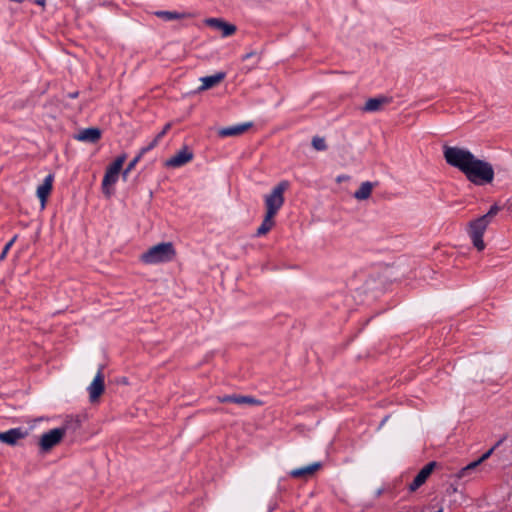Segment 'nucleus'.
<instances>
[{"mask_svg": "<svg viewBox=\"0 0 512 512\" xmlns=\"http://www.w3.org/2000/svg\"><path fill=\"white\" fill-rule=\"evenodd\" d=\"M140 156H136L128 165L127 167L122 171V178L123 180H127V177L129 173L135 168L136 164L140 160Z\"/></svg>", "mask_w": 512, "mask_h": 512, "instance_id": "22", "label": "nucleus"}, {"mask_svg": "<svg viewBox=\"0 0 512 512\" xmlns=\"http://www.w3.org/2000/svg\"><path fill=\"white\" fill-rule=\"evenodd\" d=\"M125 160H126V155L122 154V155L118 156L106 168V171H105V174H104V177L102 180L101 188H102L103 194L107 198H110L114 194V185L117 183V181L120 177V174L122 175L121 170H122Z\"/></svg>", "mask_w": 512, "mask_h": 512, "instance_id": "3", "label": "nucleus"}, {"mask_svg": "<svg viewBox=\"0 0 512 512\" xmlns=\"http://www.w3.org/2000/svg\"><path fill=\"white\" fill-rule=\"evenodd\" d=\"M90 401H96L104 391V375L102 370L99 369L93 381L87 388Z\"/></svg>", "mask_w": 512, "mask_h": 512, "instance_id": "8", "label": "nucleus"}, {"mask_svg": "<svg viewBox=\"0 0 512 512\" xmlns=\"http://www.w3.org/2000/svg\"><path fill=\"white\" fill-rule=\"evenodd\" d=\"M226 77L225 72H217L214 75L201 77L199 80L201 82V86L198 88V92H203L205 90H208L210 88H213L214 86L221 83Z\"/></svg>", "mask_w": 512, "mask_h": 512, "instance_id": "12", "label": "nucleus"}, {"mask_svg": "<svg viewBox=\"0 0 512 512\" xmlns=\"http://www.w3.org/2000/svg\"><path fill=\"white\" fill-rule=\"evenodd\" d=\"M435 467V462H430L427 465H425L419 473L416 475L412 483L409 485V490L411 492L416 491L419 487H421L428 477L431 475L433 469Z\"/></svg>", "mask_w": 512, "mask_h": 512, "instance_id": "10", "label": "nucleus"}, {"mask_svg": "<svg viewBox=\"0 0 512 512\" xmlns=\"http://www.w3.org/2000/svg\"><path fill=\"white\" fill-rule=\"evenodd\" d=\"M480 464H481V462L479 460L471 462L470 464H468L467 466H465L464 468H462L460 470L458 477L459 478L464 477L469 470L476 468Z\"/></svg>", "mask_w": 512, "mask_h": 512, "instance_id": "24", "label": "nucleus"}, {"mask_svg": "<svg viewBox=\"0 0 512 512\" xmlns=\"http://www.w3.org/2000/svg\"><path fill=\"white\" fill-rule=\"evenodd\" d=\"M446 162L463 172L468 180L476 185L491 183L494 170L490 163L476 158L468 149L461 147H444Z\"/></svg>", "mask_w": 512, "mask_h": 512, "instance_id": "1", "label": "nucleus"}, {"mask_svg": "<svg viewBox=\"0 0 512 512\" xmlns=\"http://www.w3.org/2000/svg\"><path fill=\"white\" fill-rule=\"evenodd\" d=\"M205 24L209 27L221 32L223 37L232 35L236 31V27L219 18H208Z\"/></svg>", "mask_w": 512, "mask_h": 512, "instance_id": "9", "label": "nucleus"}, {"mask_svg": "<svg viewBox=\"0 0 512 512\" xmlns=\"http://www.w3.org/2000/svg\"><path fill=\"white\" fill-rule=\"evenodd\" d=\"M390 100L387 97H376L368 99L363 107V110L366 112H377L382 109V107L389 103Z\"/></svg>", "mask_w": 512, "mask_h": 512, "instance_id": "16", "label": "nucleus"}, {"mask_svg": "<svg viewBox=\"0 0 512 512\" xmlns=\"http://www.w3.org/2000/svg\"><path fill=\"white\" fill-rule=\"evenodd\" d=\"M320 467H321V463L315 462V463H312V464H310L308 466L292 470L290 472V476L295 477V478L305 477V476L313 474Z\"/></svg>", "mask_w": 512, "mask_h": 512, "instance_id": "17", "label": "nucleus"}, {"mask_svg": "<svg viewBox=\"0 0 512 512\" xmlns=\"http://www.w3.org/2000/svg\"><path fill=\"white\" fill-rule=\"evenodd\" d=\"M66 433L65 428H55L44 433L40 438V446L44 451L50 450L58 444Z\"/></svg>", "mask_w": 512, "mask_h": 512, "instance_id": "6", "label": "nucleus"}, {"mask_svg": "<svg viewBox=\"0 0 512 512\" xmlns=\"http://www.w3.org/2000/svg\"><path fill=\"white\" fill-rule=\"evenodd\" d=\"M155 15L165 21L183 19L189 16L187 13H179L176 11H157Z\"/></svg>", "mask_w": 512, "mask_h": 512, "instance_id": "21", "label": "nucleus"}, {"mask_svg": "<svg viewBox=\"0 0 512 512\" xmlns=\"http://www.w3.org/2000/svg\"><path fill=\"white\" fill-rule=\"evenodd\" d=\"M25 432L20 428L10 429L5 432H0V441L9 445H14L19 439L24 438Z\"/></svg>", "mask_w": 512, "mask_h": 512, "instance_id": "14", "label": "nucleus"}, {"mask_svg": "<svg viewBox=\"0 0 512 512\" xmlns=\"http://www.w3.org/2000/svg\"><path fill=\"white\" fill-rule=\"evenodd\" d=\"M53 180L54 176L52 174H49L45 177L43 183L37 187L36 194L40 200L41 209H44L46 206L47 198L52 190Z\"/></svg>", "mask_w": 512, "mask_h": 512, "instance_id": "11", "label": "nucleus"}, {"mask_svg": "<svg viewBox=\"0 0 512 512\" xmlns=\"http://www.w3.org/2000/svg\"><path fill=\"white\" fill-rule=\"evenodd\" d=\"M289 187L287 181H281L264 196L266 213L276 215L284 204V192Z\"/></svg>", "mask_w": 512, "mask_h": 512, "instance_id": "4", "label": "nucleus"}, {"mask_svg": "<svg viewBox=\"0 0 512 512\" xmlns=\"http://www.w3.org/2000/svg\"><path fill=\"white\" fill-rule=\"evenodd\" d=\"M312 146L314 147V149H316L317 151H323L326 149V142L324 140V138H321V137H314L312 139Z\"/></svg>", "mask_w": 512, "mask_h": 512, "instance_id": "23", "label": "nucleus"}, {"mask_svg": "<svg viewBox=\"0 0 512 512\" xmlns=\"http://www.w3.org/2000/svg\"><path fill=\"white\" fill-rule=\"evenodd\" d=\"M221 402H234L237 404H260V401H258L255 398L248 397V396H224L222 398H219Z\"/></svg>", "mask_w": 512, "mask_h": 512, "instance_id": "18", "label": "nucleus"}, {"mask_svg": "<svg viewBox=\"0 0 512 512\" xmlns=\"http://www.w3.org/2000/svg\"><path fill=\"white\" fill-rule=\"evenodd\" d=\"M15 239L16 237H13L4 247L3 249V252L1 254V259L5 258L7 252L9 251V249L11 248V246L13 245V243L15 242Z\"/></svg>", "mask_w": 512, "mask_h": 512, "instance_id": "28", "label": "nucleus"}, {"mask_svg": "<svg viewBox=\"0 0 512 512\" xmlns=\"http://www.w3.org/2000/svg\"><path fill=\"white\" fill-rule=\"evenodd\" d=\"M193 152L188 147H183L174 156L165 161V166L170 168H179L193 159Z\"/></svg>", "mask_w": 512, "mask_h": 512, "instance_id": "7", "label": "nucleus"}, {"mask_svg": "<svg viewBox=\"0 0 512 512\" xmlns=\"http://www.w3.org/2000/svg\"><path fill=\"white\" fill-rule=\"evenodd\" d=\"M252 126V123H242L230 127L221 128L218 131V135L221 137H233L243 134Z\"/></svg>", "mask_w": 512, "mask_h": 512, "instance_id": "13", "label": "nucleus"}, {"mask_svg": "<svg viewBox=\"0 0 512 512\" xmlns=\"http://www.w3.org/2000/svg\"><path fill=\"white\" fill-rule=\"evenodd\" d=\"M176 256V250L171 242H162L150 247L140 256V260L148 265L171 262Z\"/></svg>", "mask_w": 512, "mask_h": 512, "instance_id": "2", "label": "nucleus"}, {"mask_svg": "<svg viewBox=\"0 0 512 512\" xmlns=\"http://www.w3.org/2000/svg\"><path fill=\"white\" fill-rule=\"evenodd\" d=\"M501 443V441H499L494 447H492L491 449H489L487 452H485L478 460L482 463L484 462L485 460H487L493 453V451L495 450V448Z\"/></svg>", "mask_w": 512, "mask_h": 512, "instance_id": "27", "label": "nucleus"}, {"mask_svg": "<svg viewBox=\"0 0 512 512\" xmlns=\"http://www.w3.org/2000/svg\"><path fill=\"white\" fill-rule=\"evenodd\" d=\"M274 216L273 214L265 213L264 219L261 225L257 229V235L262 236L268 233L274 226Z\"/></svg>", "mask_w": 512, "mask_h": 512, "instance_id": "19", "label": "nucleus"}, {"mask_svg": "<svg viewBox=\"0 0 512 512\" xmlns=\"http://www.w3.org/2000/svg\"><path fill=\"white\" fill-rule=\"evenodd\" d=\"M489 222L486 221L485 217H479L471 221L468 225V235L478 251L485 249V243L483 241V235L486 231Z\"/></svg>", "mask_w": 512, "mask_h": 512, "instance_id": "5", "label": "nucleus"}, {"mask_svg": "<svg viewBox=\"0 0 512 512\" xmlns=\"http://www.w3.org/2000/svg\"><path fill=\"white\" fill-rule=\"evenodd\" d=\"M345 179H347V177H346V176H344V175H343V176H338V177H337V181H338V182H341V181H343V180H345Z\"/></svg>", "mask_w": 512, "mask_h": 512, "instance_id": "30", "label": "nucleus"}, {"mask_svg": "<svg viewBox=\"0 0 512 512\" xmlns=\"http://www.w3.org/2000/svg\"><path fill=\"white\" fill-rule=\"evenodd\" d=\"M170 124H167L163 130L155 137V139H158V141L166 134V132L169 130Z\"/></svg>", "mask_w": 512, "mask_h": 512, "instance_id": "29", "label": "nucleus"}, {"mask_svg": "<svg viewBox=\"0 0 512 512\" xmlns=\"http://www.w3.org/2000/svg\"><path fill=\"white\" fill-rule=\"evenodd\" d=\"M436 512H442V510H438V511H436Z\"/></svg>", "mask_w": 512, "mask_h": 512, "instance_id": "33", "label": "nucleus"}, {"mask_svg": "<svg viewBox=\"0 0 512 512\" xmlns=\"http://www.w3.org/2000/svg\"><path fill=\"white\" fill-rule=\"evenodd\" d=\"M157 144H158V139H154V140H153L149 145H147L146 147H143V148L140 150V152H139V154H138L137 156H140V158H142V156H143L146 152H148V151H150L151 149H153Z\"/></svg>", "mask_w": 512, "mask_h": 512, "instance_id": "26", "label": "nucleus"}, {"mask_svg": "<svg viewBox=\"0 0 512 512\" xmlns=\"http://www.w3.org/2000/svg\"><path fill=\"white\" fill-rule=\"evenodd\" d=\"M36 3H37L38 5H44L45 0H36Z\"/></svg>", "mask_w": 512, "mask_h": 512, "instance_id": "31", "label": "nucleus"}, {"mask_svg": "<svg viewBox=\"0 0 512 512\" xmlns=\"http://www.w3.org/2000/svg\"><path fill=\"white\" fill-rule=\"evenodd\" d=\"M101 137V131L98 128H87L76 135V139L82 142L95 143Z\"/></svg>", "mask_w": 512, "mask_h": 512, "instance_id": "15", "label": "nucleus"}, {"mask_svg": "<svg viewBox=\"0 0 512 512\" xmlns=\"http://www.w3.org/2000/svg\"><path fill=\"white\" fill-rule=\"evenodd\" d=\"M500 208L499 206H497L496 204L495 205H492L489 209V211L483 215L482 217H485L486 221L490 223L491 219L497 215V213L499 212Z\"/></svg>", "mask_w": 512, "mask_h": 512, "instance_id": "25", "label": "nucleus"}, {"mask_svg": "<svg viewBox=\"0 0 512 512\" xmlns=\"http://www.w3.org/2000/svg\"><path fill=\"white\" fill-rule=\"evenodd\" d=\"M373 183L371 182H363L361 183L359 189L354 193V197L357 200H366L370 197L373 190Z\"/></svg>", "mask_w": 512, "mask_h": 512, "instance_id": "20", "label": "nucleus"}, {"mask_svg": "<svg viewBox=\"0 0 512 512\" xmlns=\"http://www.w3.org/2000/svg\"><path fill=\"white\" fill-rule=\"evenodd\" d=\"M253 55V53H248L244 56V59H248L249 57H251Z\"/></svg>", "mask_w": 512, "mask_h": 512, "instance_id": "32", "label": "nucleus"}]
</instances>
